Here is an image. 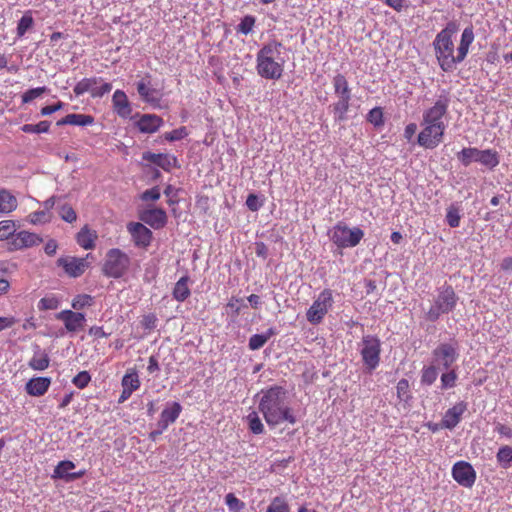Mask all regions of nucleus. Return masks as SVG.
<instances>
[{"instance_id":"12","label":"nucleus","mask_w":512,"mask_h":512,"mask_svg":"<svg viewBox=\"0 0 512 512\" xmlns=\"http://www.w3.org/2000/svg\"><path fill=\"white\" fill-rule=\"evenodd\" d=\"M127 230L136 247L147 248L151 244L153 238L152 231L144 224L139 222H130L127 224Z\"/></svg>"},{"instance_id":"9","label":"nucleus","mask_w":512,"mask_h":512,"mask_svg":"<svg viewBox=\"0 0 512 512\" xmlns=\"http://www.w3.org/2000/svg\"><path fill=\"white\" fill-rule=\"evenodd\" d=\"M333 303L334 299L332 290L328 288L322 290L307 310V320L313 325L320 324L328 311L332 308Z\"/></svg>"},{"instance_id":"43","label":"nucleus","mask_w":512,"mask_h":512,"mask_svg":"<svg viewBox=\"0 0 512 512\" xmlns=\"http://www.w3.org/2000/svg\"><path fill=\"white\" fill-rule=\"evenodd\" d=\"M51 219H52L51 212H48L45 210L35 211V212L30 213L27 216V221L33 225L45 224V223L50 222Z\"/></svg>"},{"instance_id":"21","label":"nucleus","mask_w":512,"mask_h":512,"mask_svg":"<svg viewBox=\"0 0 512 512\" xmlns=\"http://www.w3.org/2000/svg\"><path fill=\"white\" fill-rule=\"evenodd\" d=\"M51 385V378L49 377H34L31 378L25 385L27 394L40 397L43 396Z\"/></svg>"},{"instance_id":"58","label":"nucleus","mask_w":512,"mask_h":512,"mask_svg":"<svg viewBox=\"0 0 512 512\" xmlns=\"http://www.w3.org/2000/svg\"><path fill=\"white\" fill-rule=\"evenodd\" d=\"M141 326L145 330H153L157 326V317L153 313L146 314L142 317Z\"/></svg>"},{"instance_id":"15","label":"nucleus","mask_w":512,"mask_h":512,"mask_svg":"<svg viewBox=\"0 0 512 512\" xmlns=\"http://www.w3.org/2000/svg\"><path fill=\"white\" fill-rule=\"evenodd\" d=\"M42 241L43 239L38 234L23 230L16 233L9 244L15 250H22L38 246Z\"/></svg>"},{"instance_id":"28","label":"nucleus","mask_w":512,"mask_h":512,"mask_svg":"<svg viewBox=\"0 0 512 512\" xmlns=\"http://www.w3.org/2000/svg\"><path fill=\"white\" fill-rule=\"evenodd\" d=\"M18 206V201L14 195H12L8 190L1 189L0 190V213L1 214H9L16 210Z\"/></svg>"},{"instance_id":"61","label":"nucleus","mask_w":512,"mask_h":512,"mask_svg":"<svg viewBox=\"0 0 512 512\" xmlns=\"http://www.w3.org/2000/svg\"><path fill=\"white\" fill-rule=\"evenodd\" d=\"M63 106H64L63 102L58 101L56 104L47 105V106L42 107L40 113L42 116H47L56 111L61 110L63 108Z\"/></svg>"},{"instance_id":"44","label":"nucleus","mask_w":512,"mask_h":512,"mask_svg":"<svg viewBox=\"0 0 512 512\" xmlns=\"http://www.w3.org/2000/svg\"><path fill=\"white\" fill-rule=\"evenodd\" d=\"M94 304V298L89 294H78L72 300L71 306L75 310H82L85 307H91Z\"/></svg>"},{"instance_id":"45","label":"nucleus","mask_w":512,"mask_h":512,"mask_svg":"<svg viewBox=\"0 0 512 512\" xmlns=\"http://www.w3.org/2000/svg\"><path fill=\"white\" fill-rule=\"evenodd\" d=\"M60 306V300L54 296H45L41 298L37 304L40 311L55 310Z\"/></svg>"},{"instance_id":"62","label":"nucleus","mask_w":512,"mask_h":512,"mask_svg":"<svg viewBox=\"0 0 512 512\" xmlns=\"http://www.w3.org/2000/svg\"><path fill=\"white\" fill-rule=\"evenodd\" d=\"M246 205L249 210L251 211H258L261 207V204L259 203L258 197L255 194H249L246 199Z\"/></svg>"},{"instance_id":"40","label":"nucleus","mask_w":512,"mask_h":512,"mask_svg":"<svg viewBox=\"0 0 512 512\" xmlns=\"http://www.w3.org/2000/svg\"><path fill=\"white\" fill-rule=\"evenodd\" d=\"M496 458L503 468H508L512 464V447L508 445L500 447Z\"/></svg>"},{"instance_id":"26","label":"nucleus","mask_w":512,"mask_h":512,"mask_svg":"<svg viewBox=\"0 0 512 512\" xmlns=\"http://www.w3.org/2000/svg\"><path fill=\"white\" fill-rule=\"evenodd\" d=\"M94 123V117L87 114H68L57 122L58 126H88Z\"/></svg>"},{"instance_id":"56","label":"nucleus","mask_w":512,"mask_h":512,"mask_svg":"<svg viewBox=\"0 0 512 512\" xmlns=\"http://www.w3.org/2000/svg\"><path fill=\"white\" fill-rule=\"evenodd\" d=\"M91 381V376L88 371H80L73 379L72 383L79 389H84Z\"/></svg>"},{"instance_id":"29","label":"nucleus","mask_w":512,"mask_h":512,"mask_svg":"<svg viewBox=\"0 0 512 512\" xmlns=\"http://www.w3.org/2000/svg\"><path fill=\"white\" fill-rule=\"evenodd\" d=\"M101 81L102 78L98 77L83 78L74 86L73 91L76 96H81L89 92L93 98V90L95 89V86Z\"/></svg>"},{"instance_id":"31","label":"nucleus","mask_w":512,"mask_h":512,"mask_svg":"<svg viewBox=\"0 0 512 512\" xmlns=\"http://www.w3.org/2000/svg\"><path fill=\"white\" fill-rule=\"evenodd\" d=\"M351 99L352 98H337V101L332 104V111L336 121L342 122L346 120Z\"/></svg>"},{"instance_id":"16","label":"nucleus","mask_w":512,"mask_h":512,"mask_svg":"<svg viewBox=\"0 0 512 512\" xmlns=\"http://www.w3.org/2000/svg\"><path fill=\"white\" fill-rule=\"evenodd\" d=\"M143 159L159 166L167 172L171 171L173 168L180 167L178 159L172 154L146 152L143 154Z\"/></svg>"},{"instance_id":"46","label":"nucleus","mask_w":512,"mask_h":512,"mask_svg":"<svg viewBox=\"0 0 512 512\" xmlns=\"http://www.w3.org/2000/svg\"><path fill=\"white\" fill-rule=\"evenodd\" d=\"M397 397L402 402H408L411 399L410 384L407 379H401L396 386Z\"/></svg>"},{"instance_id":"2","label":"nucleus","mask_w":512,"mask_h":512,"mask_svg":"<svg viewBox=\"0 0 512 512\" xmlns=\"http://www.w3.org/2000/svg\"><path fill=\"white\" fill-rule=\"evenodd\" d=\"M258 410L270 427L285 422L294 425L297 422L294 410L289 405L287 392L281 386L275 385L262 391Z\"/></svg>"},{"instance_id":"23","label":"nucleus","mask_w":512,"mask_h":512,"mask_svg":"<svg viewBox=\"0 0 512 512\" xmlns=\"http://www.w3.org/2000/svg\"><path fill=\"white\" fill-rule=\"evenodd\" d=\"M113 108L121 117H127L131 114V106L127 95L122 90H116L112 97Z\"/></svg>"},{"instance_id":"19","label":"nucleus","mask_w":512,"mask_h":512,"mask_svg":"<svg viewBox=\"0 0 512 512\" xmlns=\"http://www.w3.org/2000/svg\"><path fill=\"white\" fill-rule=\"evenodd\" d=\"M151 76L148 74L137 83V92L141 99L147 103H158L160 98L158 91L151 86Z\"/></svg>"},{"instance_id":"25","label":"nucleus","mask_w":512,"mask_h":512,"mask_svg":"<svg viewBox=\"0 0 512 512\" xmlns=\"http://www.w3.org/2000/svg\"><path fill=\"white\" fill-rule=\"evenodd\" d=\"M332 84L337 98H352V90L344 74L337 73L332 79Z\"/></svg>"},{"instance_id":"47","label":"nucleus","mask_w":512,"mask_h":512,"mask_svg":"<svg viewBox=\"0 0 512 512\" xmlns=\"http://www.w3.org/2000/svg\"><path fill=\"white\" fill-rule=\"evenodd\" d=\"M50 128V123L46 120L40 121L38 124H24L21 130L25 133H47Z\"/></svg>"},{"instance_id":"51","label":"nucleus","mask_w":512,"mask_h":512,"mask_svg":"<svg viewBox=\"0 0 512 512\" xmlns=\"http://www.w3.org/2000/svg\"><path fill=\"white\" fill-rule=\"evenodd\" d=\"M438 377L437 369L434 366L424 367L421 374V382L425 385H432Z\"/></svg>"},{"instance_id":"6","label":"nucleus","mask_w":512,"mask_h":512,"mask_svg":"<svg viewBox=\"0 0 512 512\" xmlns=\"http://www.w3.org/2000/svg\"><path fill=\"white\" fill-rule=\"evenodd\" d=\"M458 296L451 285L442 286L434 300L433 305L427 312L429 321H436L442 314H447L454 310L457 305Z\"/></svg>"},{"instance_id":"5","label":"nucleus","mask_w":512,"mask_h":512,"mask_svg":"<svg viewBox=\"0 0 512 512\" xmlns=\"http://www.w3.org/2000/svg\"><path fill=\"white\" fill-rule=\"evenodd\" d=\"M130 267V258L119 248L109 249L106 253L101 271L108 278L123 277Z\"/></svg>"},{"instance_id":"11","label":"nucleus","mask_w":512,"mask_h":512,"mask_svg":"<svg viewBox=\"0 0 512 512\" xmlns=\"http://www.w3.org/2000/svg\"><path fill=\"white\" fill-rule=\"evenodd\" d=\"M57 264L64 269L65 273L69 277L72 278L82 276L89 267V263L86 258L77 257H61L57 260Z\"/></svg>"},{"instance_id":"63","label":"nucleus","mask_w":512,"mask_h":512,"mask_svg":"<svg viewBox=\"0 0 512 512\" xmlns=\"http://www.w3.org/2000/svg\"><path fill=\"white\" fill-rule=\"evenodd\" d=\"M57 248H58V244H57L56 240L50 239L46 242L44 251L48 256H53V255H55Z\"/></svg>"},{"instance_id":"14","label":"nucleus","mask_w":512,"mask_h":512,"mask_svg":"<svg viewBox=\"0 0 512 512\" xmlns=\"http://www.w3.org/2000/svg\"><path fill=\"white\" fill-rule=\"evenodd\" d=\"M56 318L64 323L68 332H77L84 327L86 322L85 315L80 312L63 310L56 315Z\"/></svg>"},{"instance_id":"49","label":"nucleus","mask_w":512,"mask_h":512,"mask_svg":"<svg viewBox=\"0 0 512 512\" xmlns=\"http://www.w3.org/2000/svg\"><path fill=\"white\" fill-rule=\"evenodd\" d=\"M266 512H289V505L282 497H275L267 507Z\"/></svg>"},{"instance_id":"48","label":"nucleus","mask_w":512,"mask_h":512,"mask_svg":"<svg viewBox=\"0 0 512 512\" xmlns=\"http://www.w3.org/2000/svg\"><path fill=\"white\" fill-rule=\"evenodd\" d=\"M461 215L459 208L451 205L447 209L446 221L451 228H456L460 225Z\"/></svg>"},{"instance_id":"17","label":"nucleus","mask_w":512,"mask_h":512,"mask_svg":"<svg viewBox=\"0 0 512 512\" xmlns=\"http://www.w3.org/2000/svg\"><path fill=\"white\" fill-rule=\"evenodd\" d=\"M140 220L152 227L161 229L167 223L166 212L161 208L147 209L140 213Z\"/></svg>"},{"instance_id":"57","label":"nucleus","mask_w":512,"mask_h":512,"mask_svg":"<svg viewBox=\"0 0 512 512\" xmlns=\"http://www.w3.org/2000/svg\"><path fill=\"white\" fill-rule=\"evenodd\" d=\"M188 135L187 129L185 126H182L180 128L174 129L170 132H166L164 134V138L167 141L173 142L177 140H181L185 138Z\"/></svg>"},{"instance_id":"52","label":"nucleus","mask_w":512,"mask_h":512,"mask_svg":"<svg viewBox=\"0 0 512 512\" xmlns=\"http://www.w3.org/2000/svg\"><path fill=\"white\" fill-rule=\"evenodd\" d=\"M59 216L68 223H73L77 219V214L73 207L69 204H63L59 207Z\"/></svg>"},{"instance_id":"37","label":"nucleus","mask_w":512,"mask_h":512,"mask_svg":"<svg viewBox=\"0 0 512 512\" xmlns=\"http://www.w3.org/2000/svg\"><path fill=\"white\" fill-rule=\"evenodd\" d=\"M75 468V464L72 461L64 460L60 461L54 469V477L66 479L69 481V471Z\"/></svg>"},{"instance_id":"36","label":"nucleus","mask_w":512,"mask_h":512,"mask_svg":"<svg viewBox=\"0 0 512 512\" xmlns=\"http://www.w3.org/2000/svg\"><path fill=\"white\" fill-rule=\"evenodd\" d=\"M479 153L480 149L467 147L457 153V158L464 166H469L472 162H478Z\"/></svg>"},{"instance_id":"30","label":"nucleus","mask_w":512,"mask_h":512,"mask_svg":"<svg viewBox=\"0 0 512 512\" xmlns=\"http://www.w3.org/2000/svg\"><path fill=\"white\" fill-rule=\"evenodd\" d=\"M499 162V154L496 150H480L478 163L482 164L490 170H493L496 166H498Z\"/></svg>"},{"instance_id":"4","label":"nucleus","mask_w":512,"mask_h":512,"mask_svg":"<svg viewBox=\"0 0 512 512\" xmlns=\"http://www.w3.org/2000/svg\"><path fill=\"white\" fill-rule=\"evenodd\" d=\"M282 43L271 41L257 52L256 70L260 77L268 80H279L284 72V60L276 61L275 56L280 54Z\"/></svg>"},{"instance_id":"8","label":"nucleus","mask_w":512,"mask_h":512,"mask_svg":"<svg viewBox=\"0 0 512 512\" xmlns=\"http://www.w3.org/2000/svg\"><path fill=\"white\" fill-rule=\"evenodd\" d=\"M381 341L375 335H365L360 343V355L363 364L370 371H374L380 363Z\"/></svg>"},{"instance_id":"41","label":"nucleus","mask_w":512,"mask_h":512,"mask_svg":"<svg viewBox=\"0 0 512 512\" xmlns=\"http://www.w3.org/2000/svg\"><path fill=\"white\" fill-rule=\"evenodd\" d=\"M255 23L256 18L254 16L246 15L241 19L240 23L237 25L236 31L237 33L248 35L253 31Z\"/></svg>"},{"instance_id":"27","label":"nucleus","mask_w":512,"mask_h":512,"mask_svg":"<svg viewBox=\"0 0 512 512\" xmlns=\"http://www.w3.org/2000/svg\"><path fill=\"white\" fill-rule=\"evenodd\" d=\"M189 277L182 276L176 283L172 291L173 298L178 302H184L191 294L189 284Z\"/></svg>"},{"instance_id":"42","label":"nucleus","mask_w":512,"mask_h":512,"mask_svg":"<svg viewBox=\"0 0 512 512\" xmlns=\"http://www.w3.org/2000/svg\"><path fill=\"white\" fill-rule=\"evenodd\" d=\"M34 20L31 11H26L18 22L17 36L22 37L33 26Z\"/></svg>"},{"instance_id":"32","label":"nucleus","mask_w":512,"mask_h":512,"mask_svg":"<svg viewBox=\"0 0 512 512\" xmlns=\"http://www.w3.org/2000/svg\"><path fill=\"white\" fill-rule=\"evenodd\" d=\"M29 367L33 370L43 371L50 365V359L46 352L36 351L28 363Z\"/></svg>"},{"instance_id":"50","label":"nucleus","mask_w":512,"mask_h":512,"mask_svg":"<svg viewBox=\"0 0 512 512\" xmlns=\"http://www.w3.org/2000/svg\"><path fill=\"white\" fill-rule=\"evenodd\" d=\"M225 503L230 512H241L245 507V503L238 499L233 493H228L225 496Z\"/></svg>"},{"instance_id":"1","label":"nucleus","mask_w":512,"mask_h":512,"mask_svg":"<svg viewBox=\"0 0 512 512\" xmlns=\"http://www.w3.org/2000/svg\"><path fill=\"white\" fill-rule=\"evenodd\" d=\"M449 97L441 95L434 104L423 112L417 143L425 149L436 148L444 138L447 127L446 117L449 108Z\"/></svg>"},{"instance_id":"3","label":"nucleus","mask_w":512,"mask_h":512,"mask_svg":"<svg viewBox=\"0 0 512 512\" xmlns=\"http://www.w3.org/2000/svg\"><path fill=\"white\" fill-rule=\"evenodd\" d=\"M457 31L458 25L456 22L450 21L433 40L435 57L444 72L453 71L465 59V57H459V47L455 48L453 36Z\"/></svg>"},{"instance_id":"35","label":"nucleus","mask_w":512,"mask_h":512,"mask_svg":"<svg viewBox=\"0 0 512 512\" xmlns=\"http://www.w3.org/2000/svg\"><path fill=\"white\" fill-rule=\"evenodd\" d=\"M275 334L273 328H269L264 334H254L250 337L248 346L251 350L262 348L267 341Z\"/></svg>"},{"instance_id":"54","label":"nucleus","mask_w":512,"mask_h":512,"mask_svg":"<svg viewBox=\"0 0 512 512\" xmlns=\"http://www.w3.org/2000/svg\"><path fill=\"white\" fill-rule=\"evenodd\" d=\"M457 381V373L454 369L450 370L447 373H443L441 375V388L449 389L453 388L456 385Z\"/></svg>"},{"instance_id":"18","label":"nucleus","mask_w":512,"mask_h":512,"mask_svg":"<svg viewBox=\"0 0 512 512\" xmlns=\"http://www.w3.org/2000/svg\"><path fill=\"white\" fill-rule=\"evenodd\" d=\"M182 412V406L179 402H171L164 408L160 414V419L157 423L158 428L167 429L170 424H173Z\"/></svg>"},{"instance_id":"34","label":"nucleus","mask_w":512,"mask_h":512,"mask_svg":"<svg viewBox=\"0 0 512 512\" xmlns=\"http://www.w3.org/2000/svg\"><path fill=\"white\" fill-rule=\"evenodd\" d=\"M474 41V32L472 27H467L463 30L460 44H459V57H465L468 54L469 47Z\"/></svg>"},{"instance_id":"20","label":"nucleus","mask_w":512,"mask_h":512,"mask_svg":"<svg viewBox=\"0 0 512 512\" xmlns=\"http://www.w3.org/2000/svg\"><path fill=\"white\" fill-rule=\"evenodd\" d=\"M435 358L442 363L444 368L448 369L457 359L456 349L447 343L440 344L434 351Z\"/></svg>"},{"instance_id":"39","label":"nucleus","mask_w":512,"mask_h":512,"mask_svg":"<svg viewBox=\"0 0 512 512\" xmlns=\"http://www.w3.org/2000/svg\"><path fill=\"white\" fill-rule=\"evenodd\" d=\"M16 223L13 220L0 221V241L12 238L16 233Z\"/></svg>"},{"instance_id":"59","label":"nucleus","mask_w":512,"mask_h":512,"mask_svg":"<svg viewBox=\"0 0 512 512\" xmlns=\"http://www.w3.org/2000/svg\"><path fill=\"white\" fill-rule=\"evenodd\" d=\"M161 196L159 187L155 186L151 189L144 191L141 195L143 201H157Z\"/></svg>"},{"instance_id":"60","label":"nucleus","mask_w":512,"mask_h":512,"mask_svg":"<svg viewBox=\"0 0 512 512\" xmlns=\"http://www.w3.org/2000/svg\"><path fill=\"white\" fill-rule=\"evenodd\" d=\"M111 90L112 85L110 83L104 82L100 86L96 85L95 89L93 90V98H101Z\"/></svg>"},{"instance_id":"33","label":"nucleus","mask_w":512,"mask_h":512,"mask_svg":"<svg viewBox=\"0 0 512 512\" xmlns=\"http://www.w3.org/2000/svg\"><path fill=\"white\" fill-rule=\"evenodd\" d=\"M122 388L134 392L140 387V380L136 369L130 368L126 371L121 381Z\"/></svg>"},{"instance_id":"10","label":"nucleus","mask_w":512,"mask_h":512,"mask_svg":"<svg viewBox=\"0 0 512 512\" xmlns=\"http://www.w3.org/2000/svg\"><path fill=\"white\" fill-rule=\"evenodd\" d=\"M452 477L459 485L471 488L476 481V472L470 463L458 461L452 467Z\"/></svg>"},{"instance_id":"13","label":"nucleus","mask_w":512,"mask_h":512,"mask_svg":"<svg viewBox=\"0 0 512 512\" xmlns=\"http://www.w3.org/2000/svg\"><path fill=\"white\" fill-rule=\"evenodd\" d=\"M467 407L465 401H460L449 408L442 417L441 427L449 430L454 429L461 421L462 415L467 411Z\"/></svg>"},{"instance_id":"7","label":"nucleus","mask_w":512,"mask_h":512,"mask_svg":"<svg viewBox=\"0 0 512 512\" xmlns=\"http://www.w3.org/2000/svg\"><path fill=\"white\" fill-rule=\"evenodd\" d=\"M330 240L338 248L357 246L364 237V232L359 227L349 228L344 222H338L329 231Z\"/></svg>"},{"instance_id":"64","label":"nucleus","mask_w":512,"mask_h":512,"mask_svg":"<svg viewBox=\"0 0 512 512\" xmlns=\"http://www.w3.org/2000/svg\"><path fill=\"white\" fill-rule=\"evenodd\" d=\"M495 430L497 431V433H499L502 436H505L507 438H512V428H510L509 426L499 423L496 426Z\"/></svg>"},{"instance_id":"22","label":"nucleus","mask_w":512,"mask_h":512,"mask_svg":"<svg viewBox=\"0 0 512 512\" xmlns=\"http://www.w3.org/2000/svg\"><path fill=\"white\" fill-rule=\"evenodd\" d=\"M163 125V119L155 114H144L137 121V127L142 133H155Z\"/></svg>"},{"instance_id":"55","label":"nucleus","mask_w":512,"mask_h":512,"mask_svg":"<svg viewBox=\"0 0 512 512\" xmlns=\"http://www.w3.org/2000/svg\"><path fill=\"white\" fill-rule=\"evenodd\" d=\"M47 88L45 86L43 87H37L27 90L22 94V102L23 103H29L33 101L34 99L40 97L42 94L46 92Z\"/></svg>"},{"instance_id":"24","label":"nucleus","mask_w":512,"mask_h":512,"mask_svg":"<svg viewBox=\"0 0 512 512\" xmlns=\"http://www.w3.org/2000/svg\"><path fill=\"white\" fill-rule=\"evenodd\" d=\"M97 238V232L89 228L88 225L82 227L76 234L77 244L86 250L93 249L95 247V241Z\"/></svg>"},{"instance_id":"38","label":"nucleus","mask_w":512,"mask_h":512,"mask_svg":"<svg viewBox=\"0 0 512 512\" xmlns=\"http://www.w3.org/2000/svg\"><path fill=\"white\" fill-rule=\"evenodd\" d=\"M246 420L248 423L249 430L253 434L258 435V434H262L264 432V425H263L260 417L258 416L257 412L252 411L251 413H249L246 417Z\"/></svg>"},{"instance_id":"53","label":"nucleus","mask_w":512,"mask_h":512,"mask_svg":"<svg viewBox=\"0 0 512 512\" xmlns=\"http://www.w3.org/2000/svg\"><path fill=\"white\" fill-rule=\"evenodd\" d=\"M367 121L376 127L384 124L383 111L380 107L371 109L367 115Z\"/></svg>"}]
</instances>
